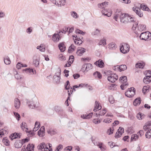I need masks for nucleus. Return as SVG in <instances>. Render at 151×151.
<instances>
[{
    "mask_svg": "<svg viewBox=\"0 0 151 151\" xmlns=\"http://www.w3.org/2000/svg\"><path fill=\"white\" fill-rule=\"evenodd\" d=\"M93 114L92 113H90L88 114H85L82 115L81 117L83 119H88L92 117Z\"/></svg>",
    "mask_w": 151,
    "mask_h": 151,
    "instance_id": "22",
    "label": "nucleus"
},
{
    "mask_svg": "<svg viewBox=\"0 0 151 151\" xmlns=\"http://www.w3.org/2000/svg\"><path fill=\"white\" fill-rule=\"evenodd\" d=\"M101 30L98 29H96L91 33L92 36H98L100 34Z\"/></svg>",
    "mask_w": 151,
    "mask_h": 151,
    "instance_id": "18",
    "label": "nucleus"
},
{
    "mask_svg": "<svg viewBox=\"0 0 151 151\" xmlns=\"http://www.w3.org/2000/svg\"><path fill=\"white\" fill-rule=\"evenodd\" d=\"M132 9L139 17H142L143 16V14L141 11L139 7L135 6L132 8Z\"/></svg>",
    "mask_w": 151,
    "mask_h": 151,
    "instance_id": "7",
    "label": "nucleus"
},
{
    "mask_svg": "<svg viewBox=\"0 0 151 151\" xmlns=\"http://www.w3.org/2000/svg\"><path fill=\"white\" fill-rule=\"evenodd\" d=\"M61 39L60 35L58 34L55 33L53 35L52 40L54 42H57Z\"/></svg>",
    "mask_w": 151,
    "mask_h": 151,
    "instance_id": "12",
    "label": "nucleus"
},
{
    "mask_svg": "<svg viewBox=\"0 0 151 151\" xmlns=\"http://www.w3.org/2000/svg\"><path fill=\"white\" fill-rule=\"evenodd\" d=\"M53 78L54 81L57 83H59L60 81V77H58L56 76H53Z\"/></svg>",
    "mask_w": 151,
    "mask_h": 151,
    "instance_id": "43",
    "label": "nucleus"
},
{
    "mask_svg": "<svg viewBox=\"0 0 151 151\" xmlns=\"http://www.w3.org/2000/svg\"><path fill=\"white\" fill-rule=\"evenodd\" d=\"M15 147L16 148H19L22 147V142L21 140H18L16 141L14 144Z\"/></svg>",
    "mask_w": 151,
    "mask_h": 151,
    "instance_id": "20",
    "label": "nucleus"
},
{
    "mask_svg": "<svg viewBox=\"0 0 151 151\" xmlns=\"http://www.w3.org/2000/svg\"><path fill=\"white\" fill-rule=\"evenodd\" d=\"M140 103V98L136 99L134 100L133 102V104L134 106H136L139 105Z\"/></svg>",
    "mask_w": 151,
    "mask_h": 151,
    "instance_id": "37",
    "label": "nucleus"
},
{
    "mask_svg": "<svg viewBox=\"0 0 151 151\" xmlns=\"http://www.w3.org/2000/svg\"><path fill=\"white\" fill-rule=\"evenodd\" d=\"M86 50L83 48H81L80 49L78 50L77 51V53L79 56H81L82 54L85 52Z\"/></svg>",
    "mask_w": 151,
    "mask_h": 151,
    "instance_id": "29",
    "label": "nucleus"
},
{
    "mask_svg": "<svg viewBox=\"0 0 151 151\" xmlns=\"http://www.w3.org/2000/svg\"><path fill=\"white\" fill-rule=\"evenodd\" d=\"M40 127V124L39 122H36L35 124V127L33 129V131L36 132L38 130Z\"/></svg>",
    "mask_w": 151,
    "mask_h": 151,
    "instance_id": "35",
    "label": "nucleus"
},
{
    "mask_svg": "<svg viewBox=\"0 0 151 151\" xmlns=\"http://www.w3.org/2000/svg\"><path fill=\"white\" fill-rule=\"evenodd\" d=\"M71 15L74 18H76L78 17V15L76 12L74 11L71 12Z\"/></svg>",
    "mask_w": 151,
    "mask_h": 151,
    "instance_id": "50",
    "label": "nucleus"
},
{
    "mask_svg": "<svg viewBox=\"0 0 151 151\" xmlns=\"http://www.w3.org/2000/svg\"><path fill=\"white\" fill-rule=\"evenodd\" d=\"M114 129L113 128H110L108 130L107 133V134L109 135L113 133L114 131Z\"/></svg>",
    "mask_w": 151,
    "mask_h": 151,
    "instance_id": "58",
    "label": "nucleus"
},
{
    "mask_svg": "<svg viewBox=\"0 0 151 151\" xmlns=\"http://www.w3.org/2000/svg\"><path fill=\"white\" fill-rule=\"evenodd\" d=\"M112 121V119L109 118L103 120V122L106 123H109L111 122Z\"/></svg>",
    "mask_w": 151,
    "mask_h": 151,
    "instance_id": "59",
    "label": "nucleus"
},
{
    "mask_svg": "<svg viewBox=\"0 0 151 151\" xmlns=\"http://www.w3.org/2000/svg\"><path fill=\"white\" fill-rule=\"evenodd\" d=\"M61 70L60 68H58L57 69V72L55 73V75L54 76H56L58 77H60L61 74Z\"/></svg>",
    "mask_w": 151,
    "mask_h": 151,
    "instance_id": "57",
    "label": "nucleus"
},
{
    "mask_svg": "<svg viewBox=\"0 0 151 151\" xmlns=\"http://www.w3.org/2000/svg\"><path fill=\"white\" fill-rule=\"evenodd\" d=\"M21 127L23 131L27 132L28 128L27 127V124L25 122H23L21 125Z\"/></svg>",
    "mask_w": 151,
    "mask_h": 151,
    "instance_id": "26",
    "label": "nucleus"
},
{
    "mask_svg": "<svg viewBox=\"0 0 151 151\" xmlns=\"http://www.w3.org/2000/svg\"><path fill=\"white\" fill-rule=\"evenodd\" d=\"M34 145L31 144H29L27 146L25 150V151H33L34 148Z\"/></svg>",
    "mask_w": 151,
    "mask_h": 151,
    "instance_id": "17",
    "label": "nucleus"
},
{
    "mask_svg": "<svg viewBox=\"0 0 151 151\" xmlns=\"http://www.w3.org/2000/svg\"><path fill=\"white\" fill-rule=\"evenodd\" d=\"M69 29L68 27H64L63 30H62L60 32H59L58 33L59 34H60V32H61L64 34H65L66 32H68V30Z\"/></svg>",
    "mask_w": 151,
    "mask_h": 151,
    "instance_id": "45",
    "label": "nucleus"
},
{
    "mask_svg": "<svg viewBox=\"0 0 151 151\" xmlns=\"http://www.w3.org/2000/svg\"><path fill=\"white\" fill-rule=\"evenodd\" d=\"M146 138H150L151 137V129L150 130H148L145 134Z\"/></svg>",
    "mask_w": 151,
    "mask_h": 151,
    "instance_id": "48",
    "label": "nucleus"
},
{
    "mask_svg": "<svg viewBox=\"0 0 151 151\" xmlns=\"http://www.w3.org/2000/svg\"><path fill=\"white\" fill-rule=\"evenodd\" d=\"M147 40H151V33H150L149 32H147Z\"/></svg>",
    "mask_w": 151,
    "mask_h": 151,
    "instance_id": "61",
    "label": "nucleus"
},
{
    "mask_svg": "<svg viewBox=\"0 0 151 151\" xmlns=\"http://www.w3.org/2000/svg\"><path fill=\"white\" fill-rule=\"evenodd\" d=\"M92 68V65L91 64L88 63L86 64L85 69L86 71H88Z\"/></svg>",
    "mask_w": 151,
    "mask_h": 151,
    "instance_id": "49",
    "label": "nucleus"
},
{
    "mask_svg": "<svg viewBox=\"0 0 151 151\" xmlns=\"http://www.w3.org/2000/svg\"><path fill=\"white\" fill-rule=\"evenodd\" d=\"M139 7L140 9H141L143 10L148 11L150 10L149 8L147 7V6L145 5L144 4H140V7Z\"/></svg>",
    "mask_w": 151,
    "mask_h": 151,
    "instance_id": "28",
    "label": "nucleus"
},
{
    "mask_svg": "<svg viewBox=\"0 0 151 151\" xmlns=\"http://www.w3.org/2000/svg\"><path fill=\"white\" fill-rule=\"evenodd\" d=\"M22 135V134L20 133H14L11 134V135L9 137L11 140H13L14 139H16L17 138H19Z\"/></svg>",
    "mask_w": 151,
    "mask_h": 151,
    "instance_id": "9",
    "label": "nucleus"
},
{
    "mask_svg": "<svg viewBox=\"0 0 151 151\" xmlns=\"http://www.w3.org/2000/svg\"><path fill=\"white\" fill-rule=\"evenodd\" d=\"M4 63L6 65H9L11 63V61L9 57H5L4 59Z\"/></svg>",
    "mask_w": 151,
    "mask_h": 151,
    "instance_id": "42",
    "label": "nucleus"
},
{
    "mask_svg": "<svg viewBox=\"0 0 151 151\" xmlns=\"http://www.w3.org/2000/svg\"><path fill=\"white\" fill-rule=\"evenodd\" d=\"M37 49L39 50L41 52H44L45 51V46H44L43 44H41L40 46H37Z\"/></svg>",
    "mask_w": 151,
    "mask_h": 151,
    "instance_id": "31",
    "label": "nucleus"
},
{
    "mask_svg": "<svg viewBox=\"0 0 151 151\" xmlns=\"http://www.w3.org/2000/svg\"><path fill=\"white\" fill-rule=\"evenodd\" d=\"M95 105L94 108L93 109V111H97V110L98 109L99 110L101 109V106L100 105L99 102L98 101H95Z\"/></svg>",
    "mask_w": 151,
    "mask_h": 151,
    "instance_id": "24",
    "label": "nucleus"
},
{
    "mask_svg": "<svg viewBox=\"0 0 151 151\" xmlns=\"http://www.w3.org/2000/svg\"><path fill=\"white\" fill-rule=\"evenodd\" d=\"M101 12L103 14L108 17L111 16L112 13L111 11L110 10L109 12L108 10H105L104 9L102 10Z\"/></svg>",
    "mask_w": 151,
    "mask_h": 151,
    "instance_id": "15",
    "label": "nucleus"
},
{
    "mask_svg": "<svg viewBox=\"0 0 151 151\" xmlns=\"http://www.w3.org/2000/svg\"><path fill=\"white\" fill-rule=\"evenodd\" d=\"M20 102L19 100L17 98L14 99V105L15 108L16 109H18L20 106Z\"/></svg>",
    "mask_w": 151,
    "mask_h": 151,
    "instance_id": "13",
    "label": "nucleus"
},
{
    "mask_svg": "<svg viewBox=\"0 0 151 151\" xmlns=\"http://www.w3.org/2000/svg\"><path fill=\"white\" fill-rule=\"evenodd\" d=\"M95 64L100 68H102L104 67V63L103 60H99L95 63Z\"/></svg>",
    "mask_w": 151,
    "mask_h": 151,
    "instance_id": "19",
    "label": "nucleus"
},
{
    "mask_svg": "<svg viewBox=\"0 0 151 151\" xmlns=\"http://www.w3.org/2000/svg\"><path fill=\"white\" fill-rule=\"evenodd\" d=\"M33 59V63L36 67H37L39 64V57H35Z\"/></svg>",
    "mask_w": 151,
    "mask_h": 151,
    "instance_id": "23",
    "label": "nucleus"
},
{
    "mask_svg": "<svg viewBox=\"0 0 151 151\" xmlns=\"http://www.w3.org/2000/svg\"><path fill=\"white\" fill-rule=\"evenodd\" d=\"M65 86V89L67 90L70 89L71 88L70 86V83L68 81H66Z\"/></svg>",
    "mask_w": 151,
    "mask_h": 151,
    "instance_id": "51",
    "label": "nucleus"
},
{
    "mask_svg": "<svg viewBox=\"0 0 151 151\" xmlns=\"http://www.w3.org/2000/svg\"><path fill=\"white\" fill-rule=\"evenodd\" d=\"M3 142L6 146H8L9 145V141L6 137H5L3 139Z\"/></svg>",
    "mask_w": 151,
    "mask_h": 151,
    "instance_id": "41",
    "label": "nucleus"
},
{
    "mask_svg": "<svg viewBox=\"0 0 151 151\" xmlns=\"http://www.w3.org/2000/svg\"><path fill=\"white\" fill-rule=\"evenodd\" d=\"M66 3V0H59V2L58 4L59 5V6H61V5H64Z\"/></svg>",
    "mask_w": 151,
    "mask_h": 151,
    "instance_id": "54",
    "label": "nucleus"
},
{
    "mask_svg": "<svg viewBox=\"0 0 151 151\" xmlns=\"http://www.w3.org/2000/svg\"><path fill=\"white\" fill-rule=\"evenodd\" d=\"M98 147L102 151H104L106 149V146L102 142L101 143L100 145H99V146Z\"/></svg>",
    "mask_w": 151,
    "mask_h": 151,
    "instance_id": "34",
    "label": "nucleus"
},
{
    "mask_svg": "<svg viewBox=\"0 0 151 151\" xmlns=\"http://www.w3.org/2000/svg\"><path fill=\"white\" fill-rule=\"evenodd\" d=\"M48 134L51 135H52L56 134L57 133V130L55 129L50 128L47 129V131Z\"/></svg>",
    "mask_w": 151,
    "mask_h": 151,
    "instance_id": "16",
    "label": "nucleus"
},
{
    "mask_svg": "<svg viewBox=\"0 0 151 151\" xmlns=\"http://www.w3.org/2000/svg\"><path fill=\"white\" fill-rule=\"evenodd\" d=\"M63 147L62 145L60 144L56 148V149L55 151H59L61 150L62 149Z\"/></svg>",
    "mask_w": 151,
    "mask_h": 151,
    "instance_id": "56",
    "label": "nucleus"
},
{
    "mask_svg": "<svg viewBox=\"0 0 151 151\" xmlns=\"http://www.w3.org/2000/svg\"><path fill=\"white\" fill-rule=\"evenodd\" d=\"M58 47L61 52H64L65 50V47L63 43H60Z\"/></svg>",
    "mask_w": 151,
    "mask_h": 151,
    "instance_id": "25",
    "label": "nucleus"
},
{
    "mask_svg": "<svg viewBox=\"0 0 151 151\" xmlns=\"http://www.w3.org/2000/svg\"><path fill=\"white\" fill-rule=\"evenodd\" d=\"M33 69L30 68H26L23 70V71H25L26 73H28L30 74H32V73Z\"/></svg>",
    "mask_w": 151,
    "mask_h": 151,
    "instance_id": "47",
    "label": "nucleus"
},
{
    "mask_svg": "<svg viewBox=\"0 0 151 151\" xmlns=\"http://www.w3.org/2000/svg\"><path fill=\"white\" fill-rule=\"evenodd\" d=\"M111 72L110 71H108L106 72H104V73L106 75H109V76L108 77L107 79L108 81L113 83L117 80L118 76L115 73H111Z\"/></svg>",
    "mask_w": 151,
    "mask_h": 151,
    "instance_id": "2",
    "label": "nucleus"
},
{
    "mask_svg": "<svg viewBox=\"0 0 151 151\" xmlns=\"http://www.w3.org/2000/svg\"><path fill=\"white\" fill-rule=\"evenodd\" d=\"M46 145H45V143L43 142L41 143L38 146V149L42 150L45 147H46Z\"/></svg>",
    "mask_w": 151,
    "mask_h": 151,
    "instance_id": "46",
    "label": "nucleus"
},
{
    "mask_svg": "<svg viewBox=\"0 0 151 151\" xmlns=\"http://www.w3.org/2000/svg\"><path fill=\"white\" fill-rule=\"evenodd\" d=\"M143 82L146 84H148L151 81V76H146L143 79Z\"/></svg>",
    "mask_w": 151,
    "mask_h": 151,
    "instance_id": "14",
    "label": "nucleus"
},
{
    "mask_svg": "<svg viewBox=\"0 0 151 151\" xmlns=\"http://www.w3.org/2000/svg\"><path fill=\"white\" fill-rule=\"evenodd\" d=\"M27 104L28 105L29 108L33 109L37 107L38 102L37 99L34 97L30 100L26 99Z\"/></svg>",
    "mask_w": 151,
    "mask_h": 151,
    "instance_id": "1",
    "label": "nucleus"
},
{
    "mask_svg": "<svg viewBox=\"0 0 151 151\" xmlns=\"http://www.w3.org/2000/svg\"><path fill=\"white\" fill-rule=\"evenodd\" d=\"M150 86L148 85L144 86L142 90L143 93L145 94L146 92H149L150 91Z\"/></svg>",
    "mask_w": 151,
    "mask_h": 151,
    "instance_id": "27",
    "label": "nucleus"
},
{
    "mask_svg": "<svg viewBox=\"0 0 151 151\" xmlns=\"http://www.w3.org/2000/svg\"><path fill=\"white\" fill-rule=\"evenodd\" d=\"M127 18H128V23L132 22H134V18L133 17H132L131 16H130L129 15V14H128V16H127Z\"/></svg>",
    "mask_w": 151,
    "mask_h": 151,
    "instance_id": "44",
    "label": "nucleus"
},
{
    "mask_svg": "<svg viewBox=\"0 0 151 151\" xmlns=\"http://www.w3.org/2000/svg\"><path fill=\"white\" fill-rule=\"evenodd\" d=\"M117 68L120 72L126 70L127 68V67L125 65H120Z\"/></svg>",
    "mask_w": 151,
    "mask_h": 151,
    "instance_id": "30",
    "label": "nucleus"
},
{
    "mask_svg": "<svg viewBox=\"0 0 151 151\" xmlns=\"http://www.w3.org/2000/svg\"><path fill=\"white\" fill-rule=\"evenodd\" d=\"M23 67L24 65L20 62H18L16 66V68L18 69Z\"/></svg>",
    "mask_w": 151,
    "mask_h": 151,
    "instance_id": "52",
    "label": "nucleus"
},
{
    "mask_svg": "<svg viewBox=\"0 0 151 151\" xmlns=\"http://www.w3.org/2000/svg\"><path fill=\"white\" fill-rule=\"evenodd\" d=\"M13 113L17 119L19 121L20 118V115L17 112H14Z\"/></svg>",
    "mask_w": 151,
    "mask_h": 151,
    "instance_id": "53",
    "label": "nucleus"
},
{
    "mask_svg": "<svg viewBox=\"0 0 151 151\" xmlns=\"http://www.w3.org/2000/svg\"><path fill=\"white\" fill-rule=\"evenodd\" d=\"M6 133V131L4 129H2L1 130H0V135H4Z\"/></svg>",
    "mask_w": 151,
    "mask_h": 151,
    "instance_id": "63",
    "label": "nucleus"
},
{
    "mask_svg": "<svg viewBox=\"0 0 151 151\" xmlns=\"http://www.w3.org/2000/svg\"><path fill=\"white\" fill-rule=\"evenodd\" d=\"M90 60H91V59L88 57H87L86 58H82L81 59V61L83 63L88 62Z\"/></svg>",
    "mask_w": 151,
    "mask_h": 151,
    "instance_id": "55",
    "label": "nucleus"
},
{
    "mask_svg": "<svg viewBox=\"0 0 151 151\" xmlns=\"http://www.w3.org/2000/svg\"><path fill=\"white\" fill-rule=\"evenodd\" d=\"M76 32L77 33L82 34L83 35L85 34V32H83L81 30L78 29H77L76 30Z\"/></svg>",
    "mask_w": 151,
    "mask_h": 151,
    "instance_id": "62",
    "label": "nucleus"
},
{
    "mask_svg": "<svg viewBox=\"0 0 151 151\" xmlns=\"http://www.w3.org/2000/svg\"><path fill=\"white\" fill-rule=\"evenodd\" d=\"M124 13H123L120 11H117L115 13V15L114 16V19L115 20L117 21V19L119 18L120 19H121L122 17L123 16Z\"/></svg>",
    "mask_w": 151,
    "mask_h": 151,
    "instance_id": "10",
    "label": "nucleus"
},
{
    "mask_svg": "<svg viewBox=\"0 0 151 151\" xmlns=\"http://www.w3.org/2000/svg\"><path fill=\"white\" fill-rule=\"evenodd\" d=\"M72 147L71 146H69L66 147L64 150V151H71L72 150Z\"/></svg>",
    "mask_w": 151,
    "mask_h": 151,
    "instance_id": "64",
    "label": "nucleus"
},
{
    "mask_svg": "<svg viewBox=\"0 0 151 151\" xmlns=\"http://www.w3.org/2000/svg\"><path fill=\"white\" fill-rule=\"evenodd\" d=\"M73 37H75V39H74V42L75 44L76 45H80L82 43L83 41V37H78L77 36H75V35L73 36Z\"/></svg>",
    "mask_w": 151,
    "mask_h": 151,
    "instance_id": "8",
    "label": "nucleus"
},
{
    "mask_svg": "<svg viewBox=\"0 0 151 151\" xmlns=\"http://www.w3.org/2000/svg\"><path fill=\"white\" fill-rule=\"evenodd\" d=\"M147 32H146L142 33L139 36L140 39L142 40H146L147 39L146 38L147 36Z\"/></svg>",
    "mask_w": 151,
    "mask_h": 151,
    "instance_id": "21",
    "label": "nucleus"
},
{
    "mask_svg": "<svg viewBox=\"0 0 151 151\" xmlns=\"http://www.w3.org/2000/svg\"><path fill=\"white\" fill-rule=\"evenodd\" d=\"M93 75L95 76V78H98L99 79L102 78V75L100 72L98 71H96L93 73Z\"/></svg>",
    "mask_w": 151,
    "mask_h": 151,
    "instance_id": "36",
    "label": "nucleus"
},
{
    "mask_svg": "<svg viewBox=\"0 0 151 151\" xmlns=\"http://www.w3.org/2000/svg\"><path fill=\"white\" fill-rule=\"evenodd\" d=\"M107 111H106V109H104L100 111L99 114H96V115L97 116H102L104 115Z\"/></svg>",
    "mask_w": 151,
    "mask_h": 151,
    "instance_id": "32",
    "label": "nucleus"
},
{
    "mask_svg": "<svg viewBox=\"0 0 151 151\" xmlns=\"http://www.w3.org/2000/svg\"><path fill=\"white\" fill-rule=\"evenodd\" d=\"M139 136L137 134H133L132 135L131 141H136L138 138Z\"/></svg>",
    "mask_w": 151,
    "mask_h": 151,
    "instance_id": "40",
    "label": "nucleus"
},
{
    "mask_svg": "<svg viewBox=\"0 0 151 151\" xmlns=\"http://www.w3.org/2000/svg\"><path fill=\"white\" fill-rule=\"evenodd\" d=\"M106 41L105 39L101 40L99 41L98 44L99 45H105L106 44Z\"/></svg>",
    "mask_w": 151,
    "mask_h": 151,
    "instance_id": "38",
    "label": "nucleus"
},
{
    "mask_svg": "<svg viewBox=\"0 0 151 151\" xmlns=\"http://www.w3.org/2000/svg\"><path fill=\"white\" fill-rule=\"evenodd\" d=\"M119 81L122 83V84L120 86L121 89L124 90L126 88L127 86L128 85V84L127 83V76H122L119 78Z\"/></svg>",
    "mask_w": 151,
    "mask_h": 151,
    "instance_id": "5",
    "label": "nucleus"
},
{
    "mask_svg": "<svg viewBox=\"0 0 151 151\" xmlns=\"http://www.w3.org/2000/svg\"><path fill=\"white\" fill-rule=\"evenodd\" d=\"M108 46V48L111 50L115 49L116 47L115 44L113 42L110 43Z\"/></svg>",
    "mask_w": 151,
    "mask_h": 151,
    "instance_id": "33",
    "label": "nucleus"
},
{
    "mask_svg": "<svg viewBox=\"0 0 151 151\" xmlns=\"http://www.w3.org/2000/svg\"><path fill=\"white\" fill-rule=\"evenodd\" d=\"M138 22H135L133 24L132 29L133 30L136 29V28L137 27L138 30L141 32L146 29V26L145 25L143 24H139L138 25Z\"/></svg>",
    "mask_w": 151,
    "mask_h": 151,
    "instance_id": "3",
    "label": "nucleus"
},
{
    "mask_svg": "<svg viewBox=\"0 0 151 151\" xmlns=\"http://www.w3.org/2000/svg\"><path fill=\"white\" fill-rule=\"evenodd\" d=\"M145 64L142 63H137L135 65V67L136 68H143Z\"/></svg>",
    "mask_w": 151,
    "mask_h": 151,
    "instance_id": "39",
    "label": "nucleus"
},
{
    "mask_svg": "<svg viewBox=\"0 0 151 151\" xmlns=\"http://www.w3.org/2000/svg\"><path fill=\"white\" fill-rule=\"evenodd\" d=\"M44 132L41 131V130H39L38 132V135L40 137H43L44 135Z\"/></svg>",
    "mask_w": 151,
    "mask_h": 151,
    "instance_id": "60",
    "label": "nucleus"
},
{
    "mask_svg": "<svg viewBox=\"0 0 151 151\" xmlns=\"http://www.w3.org/2000/svg\"><path fill=\"white\" fill-rule=\"evenodd\" d=\"M129 46L127 43H123L120 47V52L123 54H126L128 52L129 50Z\"/></svg>",
    "mask_w": 151,
    "mask_h": 151,
    "instance_id": "4",
    "label": "nucleus"
},
{
    "mask_svg": "<svg viewBox=\"0 0 151 151\" xmlns=\"http://www.w3.org/2000/svg\"><path fill=\"white\" fill-rule=\"evenodd\" d=\"M135 90L134 87L129 88L125 93V96L128 97H132L135 94Z\"/></svg>",
    "mask_w": 151,
    "mask_h": 151,
    "instance_id": "6",
    "label": "nucleus"
},
{
    "mask_svg": "<svg viewBox=\"0 0 151 151\" xmlns=\"http://www.w3.org/2000/svg\"><path fill=\"white\" fill-rule=\"evenodd\" d=\"M128 14H124L120 20V22L123 23L125 24L128 23Z\"/></svg>",
    "mask_w": 151,
    "mask_h": 151,
    "instance_id": "11",
    "label": "nucleus"
}]
</instances>
